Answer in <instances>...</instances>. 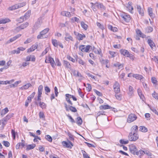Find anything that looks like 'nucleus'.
<instances>
[{"instance_id":"8fccbe9b","label":"nucleus","mask_w":158,"mask_h":158,"mask_svg":"<svg viewBox=\"0 0 158 158\" xmlns=\"http://www.w3.org/2000/svg\"><path fill=\"white\" fill-rule=\"evenodd\" d=\"M52 42L53 45L55 47H57L58 46L57 41L56 40L53 39L52 40Z\"/></svg>"},{"instance_id":"72a5a7b5","label":"nucleus","mask_w":158,"mask_h":158,"mask_svg":"<svg viewBox=\"0 0 158 158\" xmlns=\"http://www.w3.org/2000/svg\"><path fill=\"white\" fill-rule=\"evenodd\" d=\"M49 48L48 47L46 48L45 50L42 52L40 56V57L43 56L48 52L49 51Z\"/></svg>"},{"instance_id":"a19ab883","label":"nucleus","mask_w":158,"mask_h":158,"mask_svg":"<svg viewBox=\"0 0 158 158\" xmlns=\"http://www.w3.org/2000/svg\"><path fill=\"white\" fill-rule=\"evenodd\" d=\"M101 63L102 64H107L109 62V60H104L101 59L100 60Z\"/></svg>"},{"instance_id":"49530a36","label":"nucleus","mask_w":158,"mask_h":158,"mask_svg":"<svg viewBox=\"0 0 158 158\" xmlns=\"http://www.w3.org/2000/svg\"><path fill=\"white\" fill-rule=\"evenodd\" d=\"M31 14V12L28 11L27 13H26L25 15L23 16L25 20L27 19L28 17L30 16Z\"/></svg>"},{"instance_id":"c03bdc74","label":"nucleus","mask_w":158,"mask_h":158,"mask_svg":"<svg viewBox=\"0 0 158 158\" xmlns=\"http://www.w3.org/2000/svg\"><path fill=\"white\" fill-rule=\"evenodd\" d=\"M40 25L41 24H40V23L36 22L34 26L33 29L35 30H37L40 27Z\"/></svg>"},{"instance_id":"4c0bfd02","label":"nucleus","mask_w":158,"mask_h":158,"mask_svg":"<svg viewBox=\"0 0 158 158\" xmlns=\"http://www.w3.org/2000/svg\"><path fill=\"white\" fill-rule=\"evenodd\" d=\"M81 152L83 154V156L84 158H90L88 154L85 151L82 150Z\"/></svg>"},{"instance_id":"c756f323","label":"nucleus","mask_w":158,"mask_h":158,"mask_svg":"<svg viewBox=\"0 0 158 158\" xmlns=\"http://www.w3.org/2000/svg\"><path fill=\"white\" fill-rule=\"evenodd\" d=\"M64 66L67 68H71V65L69 63V62L66 61L64 60Z\"/></svg>"},{"instance_id":"4d7b16f0","label":"nucleus","mask_w":158,"mask_h":158,"mask_svg":"<svg viewBox=\"0 0 158 158\" xmlns=\"http://www.w3.org/2000/svg\"><path fill=\"white\" fill-rule=\"evenodd\" d=\"M3 142V145L6 147H8L9 146L10 144L8 142L4 141Z\"/></svg>"},{"instance_id":"dca6fc26","label":"nucleus","mask_w":158,"mask_h":158,"mask_svg":"<svg viewBox=\"0 0 158 158\" xmlns=\"http://www.w3.org/2000/svg\"><path fill=\"white\" fill-rule=\"evenodd\" d=\"M138 127L136 125L133 126L131 128V132L130 133H132L133 134H134L135 135L136 134H137L138 132Z\"/></svg>"},{"instance_id":"79ce46f5","label":"nucleus","mask_w":158,"mask_h":158,"mask_svg":"<svg viewBox=\"0 0 158 158\" xmlns=\"http://www.w3.org/2000/svg\"><path fill=\"white\" fill-rule=\"evenodd\" d=\"M118 93H116L115 96L117 100L120 101L122 99V95Z\"/></svg>"},{"instance_id":"37998d69","label":"nucleus","mask_w":158,"mask_h":158,"mask_svg":"<svg viewBox=\"0 0 158 158\" xmlns=\"http://www.w3.org/2000/svg\"><path fill=\"white\" fill-rule=\"evenodd\" d=\"M8 111V108L6 107L4 109H3L1 112V115H3L5 114H6L7 113Z\"/></svg>"},{"instance_id":"bf43d9fd","label":"nucleus","mask_w":158,"mask_h":158,"mask_svg":"<svg viewBox=\"0 0 158 158\" xmlns=\"http://www.w3.org/2000/svg\"><path fill=\"white\" fill-rule=\"evenodd\" d=\"M11 134L13 138V139H15V132L14 130H11Z\"/></svg>"},{"instance_id":"4be33fe9","label":"nucleus","mask_w":158,"mask_h":158,"mask_svg":"<svg viewBox=\"0 0 158 158\" xmlns=\"http://www.w3.org/2000/svg\"><path fill=\"white\" fill-rule=\"evenodd\" d=\"M100 110H106L112 108L110 106L108 105H102L99 107Z\"/></svg>"},{"instance_id":"ea45409f","label":"nucleus","mask_w":158,"mask_h":158,"mask_svg":"<svg viewBox=\"0 0 158 158\" xmlns=\"http://www.w3.org/2000/svg\"><path fill=\"white\" fill-rule=\"evenodd\" d=\"M119 142L122 144H126L128 143L129 141L127 140H125L123 139H121L119 140Z\"/></svg>"},{"instance_id":"6e6d98bb","label":"nucleus","mask_w":158,"mask_h":158,"mask_svg":"<svg viewBox=\"0 0 158 158\" xmlns=\"http://www.w3.org/2000/svg\"><path fill=\"white\" fill-rule=\"evenodd\" d=\"M77 61L80 64L82 65H84L85 64V63L81 59H77Z\"/></svg>"},{"instance_id":"a211bd4d","label":"nucleus","mask_w":158,"mask_h":158,"mask_svg":"<svg viewBox=\"0 0 158 158\" xmlns=\"http://www.w3.org/2000/svg\"><path fill=\"white\" fill-rule=\"evenodd\" d=\"M37 46L38 45L36 44L33 45L30 48L28 49L27 52H30L33 51L35 49L37 48Z\"/></svg>"},{"instance_id":"20e7f679","label":"nucleus","mask_w":158,"mask_h":158,"mask_svg":"<svg viewBox=\"0 0 158 158\" xmlns=\"http://www.w3.org/2000/svg\"><path fill=\"white\" fill-rule=\"evenodd\" d=\"M139 138V136L137 134L135 135L132 133H130L128 135V138L131 141H135Z\"/></svg>"},{"instance_id":"412c9836","label":"nucleus","mask_w":158,"mask_h":158,"mask_svg":"<svg viewBox=\"0 0 158 158\" xmlns=\"http://www.w3.org/2000/svg\"><path fill=\"white\" fill-rule=\"evenodd\" d=\"M147 42L152 48H153V47H155V45L154 42H153V40L151 39H148Z\"/></svg>"},{"instance_id":"3c124183","label":"nucleus","mask_w":158,"mask_h":158,"mask_svg":"<svg viewBox=\"0 0 158 158\" xmlns=\"http://www.w3.org/2000/svg\"><path fill=\"white\" fill-rule=\"evenodd\" d=\"M45 138L49 142H52V139L51 137L49 135H47L46 136Z\"/></svg>"},{"instance_id":"cd10ccee","label":"nucleus","mask_w":158,"mask_h":158,"mask_svg":"<svg viewBox=\"0 0 158 158\" xmlns=\"http://www.w3.org/2000/svg\"><path fill=\"white\" fill-rule=\"evenodd\" d=\"M85 36L84 34L82 35L79 33H78L77 35V39L79 40H82L84 38H85Z\"/></svg>"},{"instance_id":"473e14b6","label":"nucleus","mask_w":158,"mask_h":158,"mask_svg":"<svg viewBox=\"0 0 158 158\" xmlns=\"http://www.w3.org/2000/svg\"><path fill=\"white\" fill-rule=\"evenodd\" d=\"M10 21V20L8 19H3L0 20V24L1 23H6Z\"/></svg>"},{"instance_id":"bb28decb","label":"nucleus","mask_w":158,"mask_h":158,"mask_svg":"<svg viewBox=\"0 0 158 158\" xmlns=\"http://www.w3.org/2000/svg\"><path fill=\"white\" fill-rule=\"evenodd\" d=\"M66 98V100L67 102L71 105H73V103L70 100L69 98H70V94H66L65 95Z\"/></svg>"},{"instance_id":"c9c22d12","label":"nucleus","mask_w":158,"mask_h":158,"mask_svg":"<svg viewBox=\"0 0 158 158\" xmlns=\"http://www.w3.org/2000/svg\"><path fill=\"white\" fill-rule=\"evenodd\" d=\"M43 86L42 85H40L38 87V94L41 95L42 94Z\"/></svg>"},{"instance_id":"e433bc0d","label":"nucleus","mask_w":158,"mask_h":158,"mask_svg":"<svg viewBox=\"0 0 158 158\" xmlns=\"http://www.w3.org/2000/svg\"><path fill=\"white\" fill-rule=\"evenodd\" d=\"M153 31V28L150 27H148L145 29V31L147 33H150Z\"/></svg>"},{"instance_id":"9b49d317","label":"nucleus","mask_w":158,"mask_h":158,"mask_svg":"<svg viewBox=\"0 0 158 158\" xmlns=\"http://www.w3.org/2000/svg\"><path fill=\"white\" fill-rule=\"evenodd\" d=\"M90 4L91 5L92 7H93L94 5H95V6L98 8L99 9H105V7L102 4V3H99L98 2H96L95 3H94L92 2H91Z\"/></svg>"},{"instance_id":"7ed1b4c3","label":"nucleus","mask_w":158,"mask_h":158,"mask_svg":"<svg viewBox=\"0 0 158 158\" xmlns=\"http://www.w3.org/2000/svg\"><path fill=\"white\" fill-rule=\"evenodd\" d=\"M25 5L24 3H19L17 4H15L13 6L11 7H10L8 8V10H15Z\"/></svg>"},{"instance_id":"5fc2aeb1","label":"nucleus","mask_w":158,"mask_h":158,"mask_svg":"<svg viewBox=\"0 0 158 158\" xmlns=\"http://www.w3.org/2000/svg\"><path fill=\"white\" fill-rule=\"evenodd\" d=\"M87 90L88 91H90L91 90L92 88L91 85L88 83L87 84V86H86Z\"/></svg>"},{"instance_id":"09e8293b","label":"nucleus","mask_w":158,"mask_h":158,"mask_svg":"<svg viewBox=\"0 0 158 158\" xmlns=\"http://www.w3.org/2000/svg\"><path fill=\"white\" fill-rule=\"evenodd\" d=\"M152 95L154 98L158 100V94L154 91L153 93L152 94Z\"/></svg>"},{"instance_id":"58836bf2","label":"nucleus","mask_w":158,"mask_h":158,"mask_svg":"<svg viewBox=\"0 0 158 158\" xmlns=\"http://www.w3.org/2000/svg\"><path fill=\"white\" fill-rule=\"evenodd\" d=\"M145 153V152L142 150H140L138 152L137 151L136 155L139 156H141L142 155H143Z\"/></svg>"},{"instance_id":"13d9d810","label":"nucleus","mask_w":158,"mask_h":158,"mask_svg":"<svg viewBox=\"0 0 158 158\" xmlns=\"http://www.w3.org/2000/svg\"><path fill=\"white\" fill-rule=\"evenodd\" d=\"M67 116L68 117V118L70 119L71 122L72 123H75V122L74 119L72 118V117L69 115H67Z\"/></svg>"},{"instance_id":"6ab92c4d","label":"nucleus","mask_w":158,"mask_h":158,"mask_svg":"<svg viewBox=\"0 0 158 158\" xmlns=\"http://www.w3.org/2000/svg\"><path fill=\"white\" fill-rule=\"evenodd\" d=\"M120 52L121 54L126 57H127V56H128L129 53V52L127 50L125 49H121Z\"/></svg>"},{"instance_id":"f257e3e1","label":"nucleus","mask_w":158,"mask_h":158,"mask_svg":"<svg viewBox=\"0 0 158 158\" xmlns=\"http://www.w3.org/2000/svg\"><path fill=\"white\" fill-rule=\"evenodd\" d=\"M92 48V47L90 45H81L79 47V49L82 52H89V49Z\"/></svg>"},{"instance_id":"a18cd8bd","label":"nucleus","mask_w":158,"mask_h":158,"mask_svg":"<svg viewBox=\"0 0 158 158\" xmlns=\"http://www.w3.org/2000/svg\"><path fill=\"white\" fill-rule=\"evenodd\" d=\"M39 116L40 118L42 119L43 120L45 119V116L43 112H40L39 113Z\"/></svg>"},{"instance_id":"de8ad7c7","label":"nucleus","mask_w":158,"mask_h":158,"mask_svg":"<svg viewBox=\"0 0 158 158\" xmlns=\"http://www.w3.org/2000/svg\"><path fill=\"white\" fill-rule=\"evenodd\" d=\"M81 25L82 27L84 29L86 30L87 29L88 27L87 25L85 24L83 22H81Z\"/></svg>"},{"instance_id":"052dcab7","label":"nucleus","mask_w":158,"mask_h":158,"mask_svg":"<svg viewBox=\"0 0 158 158\" xmlns=\"http://www.w3.org/2000/svg\"><path fill=\"white\" fill-rule=\"evenodd\" d=\"M45 90L46 92V94H47V93H48L50 92V89L48 86H46L45 87Z\"/></svg>"},{"instance_id":"0eeeda50","label":"nucleus","mask_w":158,"mask_h":158,"mask_svg":"<svg viewBox=\"0 0 158 158\" xmlns=\"http://www.w3.org/2000/svg\"><path fill=\"white\" fill-rule=\"evenodd\" d=\"M115 93H119L120 91V85L119 83L116 81L113 85Z\"/></svg>"},{"instance_id":"7c9ffc66","label":"nucleus","mask_w":158,"mask_h":158,"mask_svg":"<svg viewBox=\"0 0 158 158\" xmlns=\"http://www.w3.org/2000/svg\"><path fill=\"white\" fill-rule=\"evenodd\" d=\"M129 92L128 93V94L130 96H131L133 95L134 93L133 89V87L130 86L129 87Z\"/></svg>"},{"instance_id":"864d4df0","label":"nucleus","mask_w":158,"mask_h":158,"mask_svg":"<svg viewBox=\"0 0 158 158\" xmlns=\"http://www.w3.org/2000/svg\"><path fill=\"white\" fill-rule=\"evenodd\" d=\"M68 135L69 136V139L70 140L73 141L74 140L73 135H72L70 133V132L68 133Z\"/></svg>"},{"instance_id":"1a4fd4ad","label":"nucleus","mask_w":158,"mask_h":158,"mask_svg":"<svg viewBox=\"0 0 158 158\" xmlns=\"http://www.w3.org/2000/svg\"><path fill=\"white\" fill-rule=\"evenodd\" d=\"M62 144L64 146L70 149L71 148L72 146H73L72 143L69 141L68 142L63 141L62 142Z\"/></svg>"},{"instance_id":"69168bd1","label":"nucleus","mask_w":158,"mask_h":158,"mask_svg":"<svg viewBox=\"0 0 158 158\" xmlns=\"http://www.w3.org/2000/svg\"><path fill=\"white\" fill-rule=\"evenodd\" d=\"M127 57H129L132 60H134V56L132 54H131L130 53L129 54L128 56H127Z\"/></svg>"},{"instance_id":"9d476101","label":"nucleus","mask_w":158,"mask_h":158,"mask_svg":"<svg viewBox=\"0 0 158 158\" xmlns=\"http://www.w3.org/2000/svg\"><path fill=\"white\" fill-rule=\"evenodd\" d=\"M129 150L134 155L136 154L137 151L135 146L133 144H131L129 146Z\"/></svg>"},{"instance_id":"e2e57ef3","label":"nucleus","mask_w":158,"mask_h":158,"mask_svg":"<svg viewBox=\"0 0 158 158\" xmlns=\"http://www.w3.org/2000/svg\"><path fill=\"white\" fill-rule=\"evenodd\" d=\"M46 104L44 102H42V104H41V105L40 106V107L42 109H45L46 108Z\"/></svg>"},{"instance_id":"f704fd0d","label":"nucleus","mask_w":158,"mask_h":158,"mask_svg":"<svg viewBox=\"0 0 158 158\" xmlns=\"http://www.w3.org/2000/svg\"><path fill=\"white\" fill-rule=\"evenodd\" d=\"M28 22H26L21 24L20 26L21 29L22 30L27 27L28 26Z\"/></svg>"},{"instance_id":"f03ea898","label":"nucleus","mask_w":158,"mask_h":158,"mask_svg":"<svg viewBox=\"0 0 158 158\" xmlns=\"http://www.w3.org/2000/svg\"><path fill=\"white\" fill-rule=\"evenodd\" d=\"M49 30V29L47 28L42 31L40 32V34L37 36V39H41L46 38L45 35L48 31Z\"/></svg>"},{"instance_id":"f8f14e48","label":"nucleus","mask_w":158,"mask_h":158,"mask_svg":"<svg viewBox=\"0 0 158 158\" xmlns=\"http://www.w3.org/2000/svg\"><path fill=\"white\" fill-rule=\"evenodd\" d=\"M121 16L123 19L124 21L126 22H129L131 19V17L130 16L125 13L121 15Z\"/></svg>"},{"instance_id":"39448f33","label":"nucleus","mask_w":158,"mask_h":158,"mask_svg":"<svg viewBox=\"0 0 158 158\" xmlns=\"http://www.w3.org/2000/svg\"><path fill=\"white\" fill-rule=\"evenodd\" d=\"M45 62L46 63H50L52 66L53 68H54L55 65H56V64L53 59L50 57H48V59L46 57L45 60Z\"/></svg>"},{"instance_id":"603ef678","label":"nucleus","mask_w":158,"mask_h":158,"mask_svg":"<svg viewBox=\"0 0 158 158\" xmlns=\"http://www.w3.org/2000/svg\"><path fill=\"white\" fill-rule=\"evenodd\" d=\"M22 29L20 27V26H19L17 27H16L14 30V31L15 32H18L21 31Z\"/></svg>"},{"instance_id":"a878e982","label":"nucleus","mask_w":158,"mask_h":158,"mask_svg":"<svg viewBox=\"0 0 158 158\" xmlns=\"http://www.w3.org/2000/svg\"><path fill=\"white\" fill-rule=\"evenodd\" d=\"M132 76L137 79L141 80L143 78V77L141 75L138 74H133Z\"/></svg>"},{"instance_id":"5701e85b","label":"nucleus","mask_w":158,"mask_h":158,"mask_svg":"<svg viewBox=\"0 0 158 158\" xmlns=\"http://www.w3.org/2000/svg\"><path fill=\"white\" fill-rule=\"evenodd\" d=\"M31 86V84L29 83H28L22 86L20 89L22 90L26 89H28Z\"/></svg>"},{"instance_id":"338daca9","label":"nucleus","mask_w":158,"mask_h":158,"mask_svg":"<svg viewBox=\"0 0 158 158\" xmlns=\"http://www.w3.org/2000/svg\"><path fill=\"white\" fill-rule=\"evenodd\" d=\"M109 53L112 56V57H114L115 56L116 53L115 52L109 51Z\"/></svg>"},{"instance_id":"0e129e2a","label":"nucleus","mask_w":158,"mask_h":158,"mask_svg":"<svg viewBox=\"0 0 158 158\" xmlns=\"http://www.w3.org/2000/svg\"><path fill=\"white\" fill-rule=\"evenodd\" d=\"M56 64L57 66H60L61 65V63L59 61V60L58 59H56Z\"/></svg>"},{"instance_id":"6e6552de","label":"nucleus","mask_w":158,"mask_h":158,"mask_svg":"<svg viewBox=\"0 0 158 158\" xmlns=\"http://www.w3.org/2000/svg\"><path fill=\"white\" fill-rule=\"evenodd\" d=\"M13 116L12 114L8 115L5 117L2 120V126L4 127L6 124L7 122L10 118Z\"/></svg>"},{"instance_id":"c85d7f7f","label":"nucleus","mask_w":158,"mask_h":158,"mask_svg":"<svg viewBox=\"0 0 158 158\" xmlns=\"http://www.w3.org/2000/svg\"><path fill=\"white\" fill-rule=\"evenodd\" d=\"M139 131L142 132H146L148 131L147 128L144 126H140Z\"/></svg>"},{"instance_id":"680f3d73","label":"nucleus","mask_w":158,"mask_h":158,"mask_svg":"<svg viewBox=\"0 0 158 158\" xmlns=\"http://www.w3.org/2000/svg\"><path fill=\"white\" fill-rule=\"evenodd\" d=\"M72 20H73V21L77 22H78L80 21L79 19L76 17H74L72 19Z\"/></svg>"},{"instance_id":"2f4dec72","label":"nucleus","mask_w":158,"mask_h":158,"mask_svg":"<svg viewBox=\"0 0 158 158\" xmlns=\"http://www.w3.org/2000/svg\"><path fill=\"white\" fill-rule=\"evenodd\" d=\"M76 123L78 125H80L82 124V121L81 118L80 117H77L76 119Z\"/></svg>"},{"instance_id":"f3484780","label":"nucleus","mask_w":158,"mask_h":158,"mask_svg":"<svg viewBox=\"0 0 158 158\" xmlns=\"http://www.w3.org/2000/svg\"><path fill=\"white\" fill-rule=\"evenodd\" d=\"M152 82L155 88L158 89V85L157 84V81L156 78L155 77H152L151 78Z\"/></svg>"},{"instance_id":"aec40b11","label":"nucleus","mask_w":158,"mask_h":158,"mask_svg":"<svg viewBox=\"0 0 158 158\" xmlns=\"http://www.w3.org/2000/svg\"><path fill=\"white\" fill-rule=\"evenodd\" d=\"M136 33L139 36L143 38H144L146 36V35L144 34L139 29H137L136 30Z\"/></svg>"},{"instance_id":"ddd939ff","label":"nucleus","mask_w":158,"mask_h":158,"mask_svg":"<svg viewBox=\"0 0 158 158\" xmlns=\"http://www.w3.org/2000/svg\"><path fill=\"white\" fill-rule=\"evenodd\" d=\"M64 39L67 41H69V40L73 41V39L72 36L68 32H65L64 33Z\"/></svg>"},{"instance_id":"4468645a","label":"nucleus","mask_w":158,"mask_h":158,"mask_svg":"<svg viewBox=\"0 0 158 158\" xmlns=\"http://www.w3.org/2000/svg\"><path fill=\"white\" fill-rule=\"evenodd\" d=\"M64 105L65 106V107L67 111H69V110H70L71 111L74 112H75L77 111V110L75 107H73V106H69V109L66 103H64Z\"/></svg>"},{"instance_id":"b1692460","label":"nucleus","mask_w":158,"mask_h":158,"mask_svg":"<svg viewBox=\"0 0 158 158\" xmlns=\"http://www.w3.org/2000/svg\"><path fill=\"white\" fill-rule=\"evenodd\" d=\"M35 146L36 145L35 144L28 145L27 146L26 150H29L33 149L35 147Z\"/></svg>"},{"instance_id":"774afa93","label":"nucleus","mask_w":158,"mask_h":158,"mask_svg":"<svg viewBox=\"0 0 158 158\" xmlns=\"http://www.w3.org/2000/svg\"><path fill=\"white\" fill-rule=\"evenodd\" d=\"M152 59L158 64V56H154Z\"/></svg>"},{"instance_id":"423d86ee","label":"nucleus","mask_w":158,"mask_h":158,"mask_svg":"<svg viewBox=\"0 0 158 158\" xmlns=\"http://www.w3.org/2000/svg\"><path fill=\"white\" fill-rule=\"evenodd\" d=\"M136 118L137 117L135 114H130L128 117L127 122L129 123H131L135 120Z\"/></svg>"},{"instance_id":"393cba45","label":"nucleus","mask_w":158,"mask_h":158,"mask_svg":"<svg viewBox=\"0 0 158 158\" xmlns=\"http://www.w3.org/2000/svg\"><path fill=\"white\" fill-rule=\"evenodd\" d=\"M137 10L139 14L142 16L143 15V10L141 8L140 6H137Z\"/></svg>"},{"instance_id":"2eb2a0df","label":"nucleus","mask_w":158,"mask_h":158,"mask_svg":"<svg viewBox=\"0 0 158 158\" xmlns=\"http://www.w3.org/2000/svg\"><path fill=\"white\" fill-rule=\"evenodd\" d=\"M21 35V34H18L13 38H10L9 40L7 41L6 43L9 44L11 42H12L17 39L20 37Z\"/></svg>"}]
</instances>
